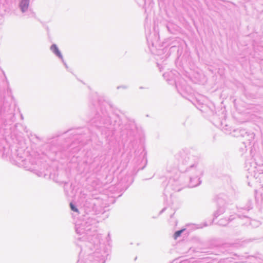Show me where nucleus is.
<instances>
[{
	"label": "nucleus",
	"mask_w": 263,
	"mask_h": 263,
	"mask_svg": "<svg viewBox=\"0 0 263 263\" xmlns=\"http://www.w3.org/2000/svg\"><path fill=\"white\" fill-rule=\"evenodd\" d=\"M28 4L25 2H22L21 4V8L23 12H24L28 8Z\"/></svg>",
	"instance_id": "nucleus-2"
},
{
	"label": "nucleus",
	"mask_w": 263,
	"mask_h": 263,
	"mask_svg": "<svg viewBox=\"0 0 263 263\" xmlns=\"http://www.w3.org/2000/svg\"><path fill=\"white\" fill-rule=\"evenodd\" d=\"M183 230H181L176 232L174 235V239H176L178 237H179Z\"/></svg>",
	"instance_id": "nucleus-3"
},
{
	"label": "nucleus",
	"mask_w": 263,
	"mask_h": 263,
	"mask_svg": "<svg viewBox=\"0 0 263 263\" xmlns=\"http://www.w3.org/2000/svg\"><path fill=\"white\" fill-rule=\"evenodd\" d=\"M70 206L71 209L72 211L76 212H79L78 210L75 208V206L73 205V204L72 203H70Z\"/></svg>",
	"instance_id": "nucleus-4"
},
{
	"label": "nucleus",
	"mask_w": 263,
	"mask_h": 263,
	"mask_svg": "<svg viewBox=\"0 0 263 263\" xmlns=\"http://www.w3.org/2000/svg\"><path fill=\"white\" fill-rule=\"evenodd\" d=\"M51 49L54 52L58 57H62V55L59 50L57 46L55 45H53L51 47Z\"/></svg>",
	"instance_id": "nucleus-1"
}]
</instances>
